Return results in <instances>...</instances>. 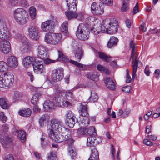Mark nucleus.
<instances>
[{"label":"nucleus","mask_w":160,"mask_h":160,"mask_svg":"<svg viewBox=\"0 0 160 160\" xmlns=\"http://www.w3.org/2000/svg\"><path fill=\"white\" fill-rule=\"evenodd\" d=\"M100 28L99 27L95 28H88L89 32L96 35L98 34L100 31L102 32H107L108 33H114L116 32L118 29V21L114 18L106 19L104 20Z\"/></svg>","instance_id":"f257e3e1"},{"label":"nucleus","mask_w":160,"mask_h":160,"mask_svg":"<svg viewBox=\"0 0 160 160\" xmlns=\"http://www.w3.org/2000/svg\"><path fill=\"white\" fill-rule=\"evenodd\" d=\"M74 99L73 92L70 90L65 92L60 91L56 94L54 100L57 105L61 107H67L71 106V102Z\"/></svg>","instance_id":"f03ea898"},{"label":"nucleus","mask_w":160,"mask_h":160,"mask_svg":"<svg viewBox=\"0 0 160 160\" xmlns=\"http://www.w3.org/2000/svg\"><path fill=\"white\" fill-rule=\"evenodd\" d=\"M66 132L64 133L56 132L49 133V136L52 139L57 142L65 141V143L68 145L72 144L74 142V140L70 136V132L68 129H65Z\"/></svg>","instance_id":"7ed1b4c3"},{"label":"nucleus","mask_w":160,"mask_h":160,"mask_svg":"<svg viewBox=\"0 0 160 160\" xmlns=\"http://www.w3.org/2000/svg\"><path fill=\"white\" fill-rule=\"evenodd\" d=\"M129 47L132 48V53L130 59H132V78H136V72L137 70V66L138 63H142L138 60V54L136 49V45L133 40H131L129 42Z\"/></svg>","instance_id":"20e7f679"},{"label":"nucleus","mask_w":160,"mask_h":160,"mask_svg":"<svg viewBox=\"0 0 160 160\" xmlns=\"http://www.w3.org/2000/svg\"><path fill=\"white\" fill-rule=\"evenodd\" d=\"M66 129L63 127L62 121L57 119H52L50 121L49 126L48 129L49 133L54 132V130L58 132H62L63 129Z\"/></svg>","instance_id":"39448f33"},{"label":"nucleus","mask_w":160,"mask_h":160,"mask_svg":"<svg viewBox=\"0 0 160 160\" xmlns=\"http://www.w3.org/2000/svg\"><path fill=\"white\" fill-rule=\"evenodd\" d=\"M14 17L17 22L20 25L25 24L29 19L28 13L26 11H15Z\"/></svg>","instance_id":"423d86ee"},{"label":"nucleus","mask_w":160,"mask_h":160,"mask_svg":"<svg viewBox=\"0 0 160 160\" xmlns=\"http://www.w3.org/2000/svg\"><path fill=\"white\" fill-rule=\"evenodd\" d=\"M14 81V76L11 73L4 74L0 77V87L5 88L12 85Z\"/></svg>","instance_id":"0eeeda50"},{"label":"nucleus","mask_w":160,"mask_h":160,"mask_svg":"<svg viewBox=\"0 0 160 160\" xmlns=\"http://www.w3.org/2000/svg\"><path fill=\"white\" fill-rule=\"evenodd\" d=\"M89 33V30L85 25L81 23L78 27L76 35L79 39L84 41L88 38Z\"/></svg>","instance_id":"6e6552de"},{"label":"nucleus","mask_w":160,"mask_h":160,"mask_svg":"<svg viewBox=\"0 0 160 160\" xmlns=\"http://www.w3.org/2000/svg\"><path fill=\"white\" fill-rule=\"evenodd\" d=\"M63 77V69L59 68L53 70L52 72L51 78L53 82H57L61 80Z\"/></svg>","instance_id":"1a4fd4ad"},{"label":"nucleus","mask_w":160,"mask_h":160,"mask_svg":"<svg viewBox=\"0 0 160 160\" xmlns=\"http://www.w3.org/2000/svg\"><path fill=\"white\" fill-rule=\"evenodd\" d=\"M95 128L94 126L90 127L87 128H81L76 130L77 132L78 135H88L89 136L92 135H95L96 134L95 132Z\"/></svg>","instance_id":"9d476101"},{"label":"nucleus","mask_w":160,"mask_h":160,"mask_svg":"<svg viewBox=\"0 0 160 160\" xmlns=\"http://www.w3.org/2000/svg\"><path fill=\"white\" fill-rule=\"evenodd\" d=\"M55 27L54 22L51 20H47L42 23L41 25L42 30L47 32H50L54 31Z\"/></svg>","instance_id":"9b49d317"},{"label":"nucleus","mask_w":160,"mask_h":160,"mask_svg":"<svg viewBox=\"0 0 160 160\" xmlns=\"http://www.w3.org/2000/svg\"><path fill=\"white\" fill-rule=\"evenodd\" d=\"M0 50L5 54L10 53L11 51V46L10 42L7 40L1 41Z\"/></svg>","instance_id":"f8f14e48"},{"label":"nucleus","mask_w":160,"mask_h":160,"mask_svg":"<svg viewBox=\"0 0 160 160\" xmlns=\"http://www.w3.org/2000/svg\"><path fill=\"white\" fill-rule=\"evenodd\" d=\"M102 141V139L99 137H95L94 135L90 136L87 138V145L91 148L95 145L99 143Z\"/></svg>","instance_id":"ddd939ff"},{"label":"nucleus","mask_w":160,"mask_h":160,"mask_svg":"<svg viewBox=\"0 0 160 160\" xmlns=\"http://www.w3.org/2000/svg\"><path fill=\"white\" fill-rule=\"evenodd\" d=\"M42 50L41 49V59H42L45 64H49L54 62L56 61V60H52L48 58V55H47L46 50L43 48H42Z\"/></svg>","instance_id":"4468645a"},{"label":"nucleus","mask_w":160,"mask_h":160,"mask_svg":"<svg viewBox=\"0 0 160 160\" xmlns=\"http://www.w3.org/2000/svg\"><path fill=\"white\" fill-rule=\"evenodd\" d=\"M66 15L68 20L78 18L82 17L83 15L81 13H78L76 11H67L65 12Z\"/></svg>","instance_id":"2eb2a0df"},{"label":"nucleus","mask_w":160,"mask_h":160,"mask_svg":"<svg viewBox=\"0 0 160 160\" xmlns=\"http://www.w3.org/2000/svg\"><path fill=\"white\" fill-rule=\"evenodd\" d=\"M7 64L12 68H16L18 65L17 58L13 56H11L8 57L7 59Z\"/></svg>","instance_id":"dca6fc26"},{"label":"nucleus","mask_w":160,"mask_h":160,"mask_svg":"<svg viewBox=\"0 0 160 160\" xmlns=\"http://www.w3.org/2000/svg\"><path fill=\"white\" fill-rule=\"evenodd\" d=\"M29 35L33 39L37 40L39 38L38 32L37 29L33 27H31L28 29Z\"/></svg>","instance_id":"f3484780"},{"label":"nucleus","mask_w":160,"mask_h":160,"mask_svg":"<svg viewBox=\"0 0 160 160\" xmlns=\"http://www.w3.org/2000/svg\"><path fill=\"white\" fill-rule=\"evenodd\" d=\"M34 60L35 59L32 57L30 56L26 57L23 60V65L26 68H29L32 65Z\"/></svg>","instance_id":"a211bd4d"},{"label":"nucleus","mask_w":160,"mask_h":160,"mask_svg":"<svg viewBox=\"0 0 160 160\" xmlns=\"http://www.w3.org/2000/svg\"><path fill=\"white\" fill-rule=\"evenodd\" d=\"M104 81L107 87L110 89L114 90L115 88V85L112 79L108 77L104 78Z\"/></svg>","instance_id":"6ab92c4d"},{"label":"nucleus","mask_w":160,"mask_h":160,"mask_svg":"<svg viewBox=\"0 0 160 160\" xmlns=\"http://www.w3.org/2000/svg\"><path fill=\"white\" fill-rule=\"evenodd\" d=\"M78 122L81 127H86L89 124V119L88 117H83L82 116H80L78 118Z\"/></svg>","instance_id":"aec40b11"},{"label":"nucleus","mask_w":160,"mask_h":160,"mask_svg":"<svg viewBox=\"0 0 160 160\" xmlns=\"http://www.w3.org/2000/svg\"><path fill=\"white\" fill-rule=\"evenodd\" d=\"M62 36L60 33H53L52 45H57L60 43L62 41Z\"/></svg>","instance_id":"412c9836"},{"label":"nucleus","mask_w":160,"mask_h":160,"mask_svg":"<svg viewBox=\"0 0 160 160\" xmlns=\"http://www.w3.org/2000/svg\"><path fill=\"white\" fill-rule=\"evenodd\" d=\"M87 106L85 102L81 104L80 105V110L79 111L80 116H82L83 117H88V114L87 111Z\"/></svg>","instance_id":"4be33fe9"},{"label":"nucleus","mask_w":160,"mask_h":160,"mask_svg":"<svg viewBox=\"0 0 160 160\" xmlns=\"http://www.w3.org/2000/svg\"><path fill=\"white\" fill-rule=\"evenodd\" d=\"M91 149V154L88 160H99V153L95 147L92 146Z\"/></svg>","instance_id":"5701e85b"},{"label":"nucleus","mask_w":160,"mask_h":160,"mask_svg":"<svg viewBox=\"0 0 160 160\" xmlns=\"http://www.w3.org/2000/svg\"><path fill=\"white\" fill-rule=\"evenodd\" d=\"M87 77L94 81H97L99 80V74L96 72H90L86 74Z\"/></svg>","instance_id":"b1692460"},{"label":"nucleus","mask_w":160,"mask_h":160,"mask_svg":"<svg viewBox=\"0 0 160 160\" xmlns=\"http://www.w3.org/2000/svg\"><path fill=\"white\" fill-rule=\"evenodd\" d=\"M74 53L76 60L78 62H80L83 55V52L82 48L78 47L74 51Z\"/></svg>","instance_id":"393cba45"},{"label":"nucleus","mask_w":160,"mask_h":160,"mask_svg":"<svg viewBox=\"0 0 160 160\" xmlns=\"http://www.w3.org/2000/svg\"><path fill=\"white\" fill-rule=\"evenodd\" d=\"M43 108L45 110H48L54 109V104L53 102L49 100L46 101L43 104Z\"/></svg>","instance_id":"a878e982"},{"label":"nucleus","mask_w":160,"mask_h":160,"mask_svg":"<svg viewBox=\"0 0 160 160\" xmlns=\"http://www.w3.org/2000/svg\"><path fill=\"white\" fill-rule=\"evenodd\" d=\"M118 42V39L114 37H111L109 40L108 41L107 47L109 48L116 46Z\"/></svg>","instance_id":"bb28decb"},{"label":"nucleus","mask_w":160,"mask_h":160,"mask_svg":"<svg viewBox=\"0 0 160 160\" xmlns=\"http://www.w3.org/2000/svg\"><path fill=\"white\" fill-rule=\"evenodd\" d=\"M19 114L25 117H30L32 114V111L30 108H27L24 110H20L18 112Z\"/></svg>","instance_id":"cd10ccee"},{"label":"nucleus","mask_w":160,"mask_h":160,"mask_svg":"<svg viewBox=\"0 0 160 160\" xmlns=\"http://www.w3.org/2000/svg\"><path fill=\"white\" fill-rule=\"evenodd\" d=\"M17 133L18 138L22 142H24L26 138V135L25 132L22 130H19L17 131Z\"/></svg>","instance_id":"c85d7f7f"},{"label":"nucleus","mask_w":160,"mask_h":160,"mask_svg":"<svg viewBox=\"0 0 160 160\" xmlns=\"http://www.w3.org/2000/svg\"><path fill=\"white\" fill-rule=\"evenodd\" d=\"M98 54L99 58L105 62H109L112 60V57L104 53L99 52H98Z\"/></svg>","instance_id":"c756f323"},{"label":"nucleus","mask_w":160,"mask_h":160,"mask_svg":"<svg viewBox=\"0 0 160 160\" xmlns=\"http://www.w3.org/2000/svg\"><path fill=\"white\" fill-rule=\"evenodd\" d=\"M98 54L99 58L105 62H109L112 60V57L104 53L99 52H98Z\"/></svg>","instance_id":"7c9ffc66"},{"label":"nucleus","mask_w":160,"mask_h":160,"mask_svg":"<svg viewBox=\"0 0 160 160\" xmlns=\"http://www.w3.org/2000/svg\"><path fill=\"white\" fill-rule=\"evenodd\" d=\"M53 32H49L45 34L44 37V41L48 44H52Z\"/></svg>","instance_id":"2f4dec72"},{"label":"nucleus","mask_w":160,"mask_h":160,"mask_svg":"<svg viewBox=\"0 0 160 160\" xmlns=\"http://www.w3.org/2000/svg\"><path fill=\"white\" fill-rule=\"evenodd\" d=\"M33 70L35 72L38 73L40 70V62L39 61L35 59L34 61L32 64Z\"/></svg>","instance_id":"473e14b6"},{"label":"nucleus","mask_w":160,"mask_h":160,"mask_svg":"<svg viewBox=\"0 0 160 160\" xmlns=\"http://www.w3.org/2000/svg\"><path fill=\"white\" fill-rule=\"evenodd\" d=\"M91 10H102L104 9L103 5L98 4L96 2H93L91 6Z\"/></svg>","instance_id":"72a5a7b5"},{"label":"nucleus","mask_w":160,"mask_h":160,"mask_svg":"<svg viewBox=\"0 0 160 160\" xmlns=\"http://www.w3.org/2000/svg\"><path fill=\"white\" fill-rule=\"evenodd\" d=\"M9 33L6 29H0V39H5L8 37Z\"/></svg>","instance_id":"f704fd0d"},{"label":"nucleus","mask_w":160,"mask_h":160,"mask_svg":"<svg viewBox=\"0 0 160 160\" xmlns=\"http://www.w3.org/2000/svg\"><path fill=\"white\" fill-rule=\"evenodd\" d=\"M0 106L3 109H7L9 107L8 101L4 98H0Z\"/></svg>","instance_id":"c9c22d12"},{"label":"nucleus","mask_w":160,"mask_h":160,"mask_svg":"<svg viewBox=\"0 0 160 160\" xmlns=\"http://www.w3.org/2000/svg\"><path fill=\"white\" fill-rule=\"evenodd\" d=\"M78 122V118L77 119H65V123L71 128H72L75 123Z\"/></svg>","instance_id":"e433bc0d"},{"label":"nucleus","mask_w":160,"mask_h":160,"mask_svg":"<svg viewBox=\"0 0 160 160\" xmlns=\"http://www.w3.org/2000/svg\"><path fill=\"white\" fill-rule=\"evenodd\" d=\"M68 21H66L64 22L62 24V27L61 28V30L62 32L64 33L67 35L68 32Z\"/></svg>","instance_id":"4c0bfd02"},{"label":"nucleus","mask_w":160,"mask_h":160,"mask_svg":"<svg viewBox=\"0 0 160 160\" xmlns=\"http://www.w3.org/2000/svg\"><path fill=\"white\" fill-rule=\"evenodd\" d=\"M8 66L7 63L3 61H0V72H5L8 69Z\"/></svg>","instance_id":"58836bf2"},{"label":"nucleus","mask_w":160,"mask_h":160,"mask_svg":"<svg viewBox=\"0 0 160 160\" xmlns=\"http://www.w3.org/2000/svg\"><path fill=\"white\" fill-rule=\"evenodd\" d=\"M46 136L45 134H42V137L41 138V145L43 148H45L47 145V142L45 140Z\"/></svg>","instance_id":"ea45409f"},{"label":"nucleus","mask_w":160,"mask_h":160,"mask_svg":"<svg viewBox=\"0 0 160 160\" xmlns=\"http://www.w3.org/2000/svg\"><path fill=\"white\" fill-rule=\"evenodd\" d=\"M58 59L59 60L65 62H68L69 59L66 57L61 51L58 50Z\"/></svg>","instance_id":"a19ab883"},{"label":"nucleus","mask_w":160,"mask_h":160,"mask_svg":"<svg viewBox=\"0 0 160 160\" xmlns=\"http://www.w3.org/2000/svg\"><path fill=\"white\" fill-rule=\"evenodd\" d=\"M47 158L48 160H57L56 152L53 151H51L48 154Z\"/></svg>","instance_id":"79ce46f5"},{"label":"nucleus","mask_w":160,"mask_h":160,"mask_svg":"<svg viewBox=\"0 0 160 160\" xmlns=\"http://www.w3.org/2000/svg\"><path fill=\"white\" fill-rule=\"evenodd\" d=\"M97 68L99 71L101 72H104L106 74H108L110 73L109 71L102 65L100 64L98 65Z\"/></svg>","instance_id":"37998d69"},{"label":"nucleus","mask_w":160,"mask_h":160,"mask_svg":"<svg viewBox=\"0 0 160 160\" xmlns=\"http://www.w3.org/2000/svg\"><path fill=\"white\" fill-rule=\"evenodd\" d=\"M77 119L75 114L72 111L69 110L67 111L66 119Z\"/></svg>","instance_id":"c03bdc74"},{"label":"nucleus","mask_w":160,"mask_h":160,"mask_svg":"<svg viewBox=\"0 0 160 160\" xmlns=\"http://www.w3.org/2000/svg\"><path fill=\"white\" fill-rule=\"evenodd\" d=\"M102 4H101V5H103V7L104 5H107L108 6H112L113 5V0H99Z\"/></svg>","instance_id":"a18cd8bd"},{"label":"nucleus","mask_w":160,"mask_h":160,"mask_svg":"<svg viewBox=\"0 0 160 160\" xmlns=\"http://www.w3.org/2000/svg\"><path fill=\"white\" fill-rule=\"evenodd\" d=\"M39 97V95L37 94H34L33 96L31 101L32 103L34 105L37 104V102H38Z\"/></svg>","instance_id":"49530a36"},{"label":"nucleus","mask_w":160,"mask_h":160,"mask_svg":"<svg viewBox=\"0 0 160 160\" xmlns=\"http://www.w3.org/2000/svg\"><path fill=\"white\" fill-rule=\"evenodd\" d=\"M18 0H10L8 7L10 8L16 6L18 4Z\"/></svg>","instance_id":"de8ad7c7"},{"label":"nucleus","mask_w":160,"mask_h":160,"mask_svg":"<svg viewBox=\"0 0 160 160\" xmlns=\"http://www.w3.org/2000/svg\"><path fill=\"white\" fill-rule=\"evenodd\" d=\"M6 25L5 22L0 17V29H7Z\"/></svg>","instance_id":"09e8293b"},{"label":"nucleus","mask_w":160,"mask_h":160,"mask_svg":"<svg viewBox=\"0 0 160 160\" xmlns=\"http://www.w3.org/2000/svg\"><path fill=\"white\" fill-rule=\"evenodd\" d=\"M2 139L5 141V142H6L5 143H2L3 145H6L12 142V139L8 136H5Z\"/></svg>","instance_id":"8fccbe9b"},{"label":"nucleus","mask_w":160,"mask_h":160,"mask_svg":"<svg viewBox=\"0 0 160 160\" xmlns=\"http://www.w3.org/2000/svg\"><path fill=\"white\" fill-rule=\"evenodd\" d=\"M68 61H69L71 63H72L73 64L76 65L78 67H79L81 68H83V64L77 61H75L72 60H69Z\"/></svg>","instance_id":"3c124183"},{"label":"nucleus","mask_w":160,"mask_h":160,"mask_svg":"<svg viewBox=\"0 0 160 160\" xmlns=\"http://www.w3.org/2000/svg\"><path fill=\"white\" fill-rule=\"evenodd\" d=\"M49 119V116L48 114H44L41 117V126L42 125V123H41V122H46Z\"/></svg>","instance_id":"603ef678"},{"label":"nucleus","mask_w":160,"mask_h":160,"mask_svg":"<svg viewBox=\"0 0 160 160\" xmlns=\"http://www.w3.org/2000/svg\"><path fill=\"white\" fill-rule=\"evenodd\" d=\"M90 98H92L93 102H96L98 100V97L96 93H92L91 92V95Z\"/></svg>","instance_id":"864d4df0"},{"label":"nucleus","mask_w":160,"mask_h":160,"mask_svg":"<svg viewBox=\"0 0 160 160\" xmlns=\"http://www.w3.org/2000/svg\"><path fill=\"white\" fill-rule=\"evenodd\" d=\"M123 4L121 10H128L129 9V8L128 5V2L125 1L122 2Z\"/></svg>","instance_id":"5fc2aeb1"},{"label":"nucleus","mask_w":160,"mask_h":160,"mask_svg":"<svg viewBox=\"0 0 160 160\" xmlns=\"http://www.w3.org/2000/svg\"><path fill=\"white\" fill-rule=\"evenodd\" d=\"M21 5L22 7L25 8L29 6V4L27 0H21L20 1Z\"/></svg>","instance_id":"6e6d98bb"},{"label":"nucleus","mask_w":160,"mask_h":160,"mask_svg":"<svg viewBox=\"0 0 160 160\" xmlns=\"http://www.w3.org/2000/svg\"><path fill=\"white\" fill-rule=\"evenodd\" d=\"M29 16L31 19L34 20L36 16V11H29Z\"/></svg>","instance_id":"4d7b16f0"},{"label":"nucleus","mask_w":160,"mask_h":160,"mask_svg":"<svg viewBox=\"0 0 160 160\" xmlns=\"http://www.w3.org/2000/svg\"><path fill=\"white\" fill-rule=\"evenodd\" d=\"M5 132L2 130H0V140L2 143H5V141L2 138L5 136Z\"/></svg>","instance_id":"13d9d810"},{"label":"nucleus","mask_w":160,"mask_h":160,"mask_svg":"<svg viewBox=\"0 0 160 160\" xmlns=\"http://www.w3.org/2000/svg\"><path fill=\"white\" fill-rule=\"evenodd\" d=\"M68 9L69 10H72V9H77V4L75 3H73L70 4L68 5Z\"/></svg>","instance_id":"bf43d9fd"},{"label":"nucleus","mask_w":160,"mask_h":160,"mask_svg":"<svg viewBox=\"0 0 160 160\" xmlns=\"http://www.w3.org/2000/svg\"><path fill=\"white\" fill-rule=\"evenodd\" d=\"M131 87L129 86H127L122 88V90L125 93L129 92L131 90Z\"/></svg>","instance_id":"052dcab7"},{"label":"nucleus","mask_w":160,"mask_h":160,"mask_svg":"<svg viewBox=\"0 0 160 160\" xmlns=\"http://www.w3.org/2000/svg\"><path fill=\"white\" fill-rule=\"evenodd\" d=\"M104 11H91L92 14L96 16L102 15Z\"/></svg>","instance_id":"680f3d73"},{"label":"nucleus","mask_w":160,"mask_h":160,"mask_svg":"<svg viewBox=\"0 0 160 160\" xmlns=\"http://www.w3.org/2000/svg\"><path fill=\"white\" fill-rule=\"evenodd\" d=\"M130 109L129 108L126 109L123 112V117L124 118L128 116L130 112Z\"/></svg>","instance_id":"e2e57ef3"},{"label":"nucleus","mask_w":160,"mask_h":160,"mask_svg":"<svg viewBox=\"0 0 160 160\" xmlns=\"http://www.w3.org/2000/svg\"><path fill=\"white\" fill-rule=\"evenodd\" d=\"M127 72V77H126V82L127 83H129L131 82V77L129 75V71L128 69L126 70Z\"/></svg>","instance_id":"0e129e2a"},{"label":"nucleus","mask_w":160,"mask_h":160,"mask_svg":"<svg viewBox=\"0 0 160 160\" xmlns=\"http://www.w3.org/2000/svg\"><path fill=\"white\" fill-rule=\"evenodd\" d=\"M0 119L3 122H5L7 120V117L3 112L0 113Z\"/></svg>","instance_id":"69168bd1"},{"label":"nucleus","mask_w":160,"mask_h":160,"mask_svg":"<svg viewBox=\"0 0 160 160\" xmlns=\"http://www.w3.org/2000/svg\"><path fill=\"white\" fill-rule=\"evenodd\" d=\"M143 143L147 146H151L152 145V142L147 139H144L143 140Z\"/></svg>","instance_id":"338daca9"},{"label":"nucleus","mask_w":160,"mask_h":160,"mask_svg":"<svg viewBox=\"0 0 160 160\" xmlns=\"http://www.w3.org/2000/svg\"><path fill=\"white\" fill-rule=\"evenodd\" d=\"M111 152L112 155V160H114V153L115 152V149L114 148V146L112 144L111 145Z\"/></svg>","instance_id":"774afa93"}]
</instances>
